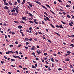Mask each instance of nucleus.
Masks as SVG:
<instances>
[{
  "label": "nucleus",
  "mask_w": 74,
  "mask_h": 74,
  "mask_svg": "<svg viewBox=\"0 0 74 74\" xmlns=\"http://www.w3.org/2000/svg\"><path fill=\"white\" fill-rule=\"evenodd\" d=\"M59 27L61 29L62 28H63V27H62V25H60L59 26Z\"/></svg>",
  "instance_id": "obj_10"
},
{
  "label": "nucleus",
  "mask_w": 74,
  "mask_h": 74,
  "mask_svg": "<svg viewBox=\"0 0 74 74\" xmlns=\"http://www.w3.org/2000/svg\"><path fill=\"white\" fill-rule=\"evenodd\" d=\"M47 54V53H44V55H45V56H47V54Z\"/></svg>",
  "instance_id": "obj_32"
},
{
  "label": "nucleus",
  "mask_w": 74,
  "mask_h": 74,
  "mask_svg": "<svg viewBox=\"0 0 74 74\" xmlns=\"http://www.w3.org/2000/svg\"><path fill=\"white\" fill-rule=\"evenodd\" d=\"M14 10H15V11H16L17 10H18V9H17L16 8H14Z\"/></svg>",
  "instance_id": "obj_46"
},
{
  "label": "nucleus",
  "mask_w": 74,
  "mask_h": 74,
  "mask_svg": "<svg viewBox=\"0 0 74 74\" xmlns=\"http://www.w3.org/2000/svg\"><path fill=\"white\" fill-rule=\"evenodd\" d=\"M48 70L49 71H50V70H51V69L50 68V67H49V68H48Z\"/></svg>",
  "instance_id": "obj_55"
},
{
  "label": "nucleus",
  "mask_w": 74,
  "mask_h": 74,
  "mask_svg": "<svg viewBox=\"0 0 74 74\" xmlns=\"http://www.w3.org/2000/svg\"><path fill=\"white\" fill-rule=\"evenodd\" d=\"M50 11L52 13V14H55V13H54V12H53L52 11H51V10H50Z\"/></svg>",
  "instance_id": "obj_25"
},
{
  "label": "nucleus",
  "mask_w": 74,
  "mask_h": 74,
  "mask_svg": "<svg viewBox=\"0 0 74 74\" xmlns=\"http://www.w3.org/2000/svg\"><path fill=\"white\" fill-rule=\"evenodd\" d=\"M34 48H35L34 46H33L32 47V50H34Z\"/></svg>",
  "instance_id": "obj_15"
},
{
  "label": "nucleus",
  "mask_w": 74,
  "mask_h": 74,
  "mask_svg": "<svg viewBox=\"0 0 74 74\" xmlns=\"http://www.w3.org/2000/svg\"><path fill=\"white\" fill-rule=\"evenodd\" d=\"M44 14H45V15H48V14H47V12H44Z\"/></svg>",
  "instance_id": "obj_27"
},
{
  "label": "nucleus",
  "mask_w": 74,
  "mask_h": 74,
  "mask_svg": "<svg viewBox=\"0 0 74 74\" xmlns=\"http://www.w3.org/2000/svg\"><path fill=\"white\" fill-rule=\"evenodd\" d=\"M11 12H15V10H11Z\"/></svg>",
  "instance_id": "obj_36"
},
{
  "label": "nucleus",
  "mask_w": 74,
  "mask_h": 74,
  "mask_svg": "<svg viewBox=\"0 0 74 74\" xmlns=\"http://www.w3.org/2000/svg\"><path fill=\"white\" fill-rule=\"evenodd\" d=\"M47 41L49 42H50V43H51V40H50L48 39L47 40Z\"/></svg>",
  "instance_id": "obj_37"
},
{
  "label": "nucleus",
  "mask_w": 74,
  "mask_h": 74,
  "mask_svg": "<svg viewBox=\"0 0 74 74\" xmlns=\"http://www.w3.org/2000/svg\"><path fill=\"white\" fill-rule=\"evenodd\" d=\"M67 53L69 54V55H70V53H71V52H70V51H68Z\"/></svg>",
  "instance_id": "obj_19"
},
{
  "label": "nucleus",
  "mask_w": 74,
  "mask_h": 74,
  "mask_svg": "<svg viewBox=\"0 0 74 74\" xmlns=\"http://www.w3.org/2000/svg\"><path fill=\"white\" fill-rule=\"evenodd\" d=\"M18 47H21V45H19L18 46Z\"/></svg>",
  "instance_id": "obj_57"
},
{
  "label": "nucleus",
  "mask_w": 74,
  "mask_h": 74,
  "mask_svg": "<svg viewBox=\"0 0 74 74\" xmlns=\"http://www.w3.org/2000/svg\"><path fill=\"white\" fill-rule=\"evenodd\" d=\"M58 70H59V71H60V70H62V69L61 68H59L58 69Z\"/></svg>",
  "instance_id": "obj_31"
},
{
  "label": "nucleus",
  "mask_w": 74,
  "mask_h": 74,
  "mask_svg": "<svg viewBox=\"0 0 74 74\" xmlns=\"http://www.w3.org/2000/svg\"><path fill=\"white\" fill-rule=\"evenodd\" d=\"M40 51L41 50H40L39 51L38 50L37 51V53H38V54H39V55H40L41 54V52H40Z\"/></svg>",
  "instance_id": "obj_3"
},
{
  "label": "nucleus",
  "mask_w": 74,
  "mask_h": 74,
  "mask_svg": "<svg viewBox=\"0 0 74 74\" xmlns=\"http://www.w3.org/2000/svg\"><path fill=\"white\" fill-rule=\"evenodd\" d=\"M25 48L26 49H28V47H27L26 46V47H25Z\"/></svg>",
  "instance_id": "obj_60"
},
{
  "label": "nucleus",
  "mask_w": 74,
  "mask_h": 74,
  "mask_svg": "<svg viewBox=\"0 0 74 74\" xmlns=\"http://www.w3.org/2000/svg\"><path fill=\"white\" fill-rule=\"evenodd\" d=\"M1 63H2V64H3V63H4V62H3L2 61H1Z\"/></svg>",
  "instance_id": "obj_53"
},
{
  "label": "nucleus",
  "mask_w": 74,
  "mask_h": 74,
  "mask_svg": "<svg viewBox=\"0 0 74 74\" xmlns=\"http://www.w3.org/2000/svg\"><path fill=\"white\" fill-rule=\"evenodd\" d=\"M42 24H45V23H44V22L43 21H42Z\"/></svg>",
  "instance_id": "obj_63"
},
{
  "label": "nucleus",
  "mask_w": 74,
  "mask_h": 74,
  "mask_svg": "<svg viewBox=\"0 0 74 74\" xmlns=\"http://www.w3.org/2000/svg\"><path fill=\"white\" fill-rule=\"evenodd\" d=\"M61 22L62 23H63V24H64V25H66V23H65V22L62 21H61Z\"/></svg>",
  "instance_id": "obj_16"
},
{
  "label": "nucleus",
  "mask_w": 74,
  "mask_h": 74,
  "mask_svg": "<svg viewBox=\"0 0 74 74\" xmlns=\"http://www.w3.org/2000/svg\"><path fill=\"white\" fill-rule=\"evenodd\" d=\"M54 56H56L57 54H53Z\"/></svg>",
  "instance_id": "obj_59"
},
{
  "label": "nucleus",
  "mask_w": 74,
  "mask_h": 74,
  "mask_svg": "<svg viewBox=\"0 0 74 74\" xmlns=\"http://www.w3.org/2000/svg\"><path fill=\"white\" fill-rule=\"evenodd\" d=\"M13 56L14 57V58H19L20 59H22V58H20L19 56H15L13 55Z\"/></svg>",
  "instance_id": "obj_1"
},
{
  "label": "nucleus",
  "mask_w": 74,
  "mask_h": 74,
  "mask_svg": "<svg viewBox=\"0 0 74 74\" xmlns=\"http://www.w3.org/2000/svg\"><path fill=\"white\" fill-rule=\"evenodd\" d=\"M45 62H46V64H49V63H48V62L47 61H45Z\"/></svg>",
  "instance_id": "obj_35"
},
{
  "label": "nucleus",
  "mask_w": 74,
  "mask_h": 74,
  "mask_svg": "<svg viewBox=\"0 0 74 74\" xmlns=\"http://www.w3.org/2000/svg\"><path fill=\"white\" fill-rule=\"evenodd\" d=\"M69 58H67V59L65 60V61H69Z\"/></svg>",
  "instance_id": "obj_38"
},
{
  "label": "nucleus",
  "mask_w": 74,
  "mask_h": 74,
  "mask_svg": "<svg viewBox=\"0 0 74 74\" xmlns=\"http://www.w3.org/2000/svg\"><path fill=\"white\" fill-rule=\"evenodd\" d=\"M72 18L73 19H74V15H72Z\"/></svg>",
  "instance_id": "obj_64"
},
{
  "label": "nucleus",
  "mask_w": 74,
  "mask_h": 74,
  "mask_svg": "<svg viewBox=\"0 0 74 74\" xmlns=\"http://www.w3.org/2000/svg\"><path fill=\"white\" fill-rule=\"evenodd\" d=\"M17 3L16 1L15 2V5H16L17 4Z\"/></svg>",
  "instance_id": "obj_42"
},
{
  "label": "nucleus",
  "mask_w": 74,
  "mask_h": 74,
  "mask_svg": "<svg viewBox=\"0 0 74 74\" xmlns=\"http://www.w3.org/2000/svg\"><path fill=\"white\" fill-rule=\"evenodd\" d=\"M12 34H15V33L14 32H12Z\"/></svg>",
  "instance_id": "obj_45"
},
{
  "label": "nucleus",
  "mask_w": 74,
  "mask_h": 74,
  "mask_svg": "<svg viewBox=\"0 0 74 74\" xmlns=\"http://www.w3.org/2000/svg\"><path fill=\"white\" fill-rule=\"evenodd\" d=\"M33 39L32 38H31L29 39V41H32Z\"/></svg>",
  "instance_id": "obj_44"
},
{
  "label": "nucleus",
  "mask_w": 74,
  "mask_h": 74,
  "mask_svg": "<svg viewBox=\"0 0 74 74\" xmlns=\"http://www.w3.org/2000/svg\"><path fill=\"white\" fill-rule=\"evenodd\" d=\"M66 7H68V8H69L70 7V6L69 5H66Z\"/></svg>",
  "instance_id": "obj_13"
},
{
  "label": "nucleus",
  "mask_w": 74,
  "mask_h": 74,
  "mask_svg": "<svg viewBox=\"0 0 74 74\" xmlns=\"http://www.w3.org/2000/svg\"><path fill=\"white\" fill-rule=\"evenodd\" d=\"M17 1H18V3H21V1L20 0H17Z\"/></svg>",
  "instance_id": "obj_22"
},
{
  "label": "nucleus",
  "mask_w": 74,
  "mask_h": 74,
  "mask_svg": "<svg viewBox=\"0 0 74 74\" xmlns=\"http://www.w3.org/2000/svg\"><path fill=\"white\" fill-rule=\"evenodd\" d=\"M39 34H42V33L40 32H38Z\"/></svg>",
  "instance_id": "obj_43"
},
{
  "label": "nucleus",
  "mask_w": 74,
  "mask_h": 74,
  "mask_svg": "<svg viewBox=\"0 0 74 74\" xmlns=\"http://www.w3.org/2000/svg\"><path fill=\"white\" fill-rule=\"evenodd\" d=\"M22 19L23 20H24V21H26L27 20L26 19V17H22Z\"/></svg>",
  "instance_id": "obj_5"
},
{
  "label": "nucleus",
  "mask_w": 74,
  "mask_h": 74,
  "mask_svg": "<svg viewBox=\"0 0 74 74\" xmlns=\"http://www.w3.org/2000/svg\"><path fill=\"white\" fill-rule=\"evenodd\" d=\"M38 4H40V5H41V3H40V2H39V1H38Z\"/></svg>",
  "instance_id": "obj_39"
},
{
  "label": "nucleus",
  "mask_w": 74,
  "mask_h": 74,
  "mask_svg": "<svg viewBox=\"0 0 74 74\" xmlns=\"http://www.w3.org/2000/svg\"><path fill=\"white\" fill-rule=\"evenodd\" d=\"M70 46H71V47H74V45L73 44H71L70 45Z\"/></svg>",
  "instance_id": "obj_18"
},
{
  "label": "nucleus",
  "mask_w": 74,
  "mask_h": 74,
  "mask_svg": "<svg viewBox=\"0 0 74 74\" xmlns=\"http://www.w3.org/2000/svg\"><path fill=\"white\" fill-rule=\"evenodd\" d=\"M35 65L36 67H37V64H35Z\"/></svg>",
  "instance_id": "obj_52"
},
{
  "label": "nucleus",
  "mask_w": 74,
  "mask_h": 74,
  "mask_svg": "<svg viewBox=\"0 0 74 74\" xmlns=\"http://www.w3.org/2000/svg\"><path fill=\"white\" fill-rule=\"evenodd\" d=\"M14 22L15 23H19L18 21H14Z\"/></svg>",
  "instance_id": "obj_24"
},
{
  "label": "nucleus",
  "mask_w": 74,
  "mask_h": 74,
  "mask_svg": "<svg viewBox=\"0 0 74 74\" xmlns=\"http://www.w3.org/2000/svg\"><path fill=\"white\" fill-rule=\"evenodd\" d=\"M46 18H47V20L48 21H50V20L49 19V18H48V17H47Z\"/></svg>",
  "instance_id": "obj_14"
},
{
  "label": "nucleus",
  "mask_w": 74,
  "mask_h": 74,
  "mask_svg": "<svg viewBox=\"0 0 74 74\" xmlns=\"http://www.w3.org/2000/svg\"><path fill=\"white\" fill-rule=\"evenodd\" d=\"M9 4L10 5H12V3H11V2H9Z\"/></svg>",
  "instance_id": "obj_28"
},
{
  "label": "nucleus",
  "mask_w": 74,
  "mask_h": 74,
  "mask_svg": "<svg viewBox=\"0 0 74 74\" xmlns=\"http://www.w3.org/2000/svg\"><path fill=\"white\" fill-rule=\"evenodd\" d=\"M58 1H59V2H61V3H62V1H61L60 0H58Z\"/></svg>",
  "instance_id": "obj_41"
},
{
  "label": "nucleus",
  "mask_w": 74,
  "mask_h": 74,
  "mask_svg": "<svg viewBox=\"0 0 74 74\" xmlns=\"http://www.w3.org/2000/svg\"><path fill=\"white\" fill-rule=\"evenodd\" d=\"M52 67H53L54 66H55V65H54V64L53 63L52 65Z\"/></svg>",
  "instance_id": "obj_30"
},
{
  "label": "nucleus",
  "mask_w": 74,
  "mask_h": 74,
  "mask_svg": "<svg viewBox=\"0 0 74 74\" xmlns=\"http://www.w3.org/2000/svg\"><path fill=\"white\" fill-rule=\"evenodd\" d=\"M46 6L49 7V8H51V7L49 6V5L46 4Z\"/></svg>",
  "instance_id": "obj_12"
},
{
  "label": "nucleus",
  "mask_w": 74,
  "mask_h": 74,
  "mask_svg": "<svg viewBox=\"0 0 74 74\" xmlns=\"http://www.w3.org/2000/svg\"><path fill=\"white\" fill-rule=\"evenodd\" d=\"M29 22L31 23H33V22L32 21H29Z\"/></svg>",
  "instance_id": "obj_23"
},
{
  "label": "nucleus",
  "mask_w": 74,
  "mask_h": 74,
  "mask_svg": "<svg viewBox=\"0 0 74 74\" xmlns=\"http://www.w3.org/2000/svg\"><path fill=\"white\" fill-rule=\"evenodd\" d=\"M28 14H29L30 16H32V17H33V15H32V14H31L30 13H29Z\"/></svg>",
  "instance_id": "obj_9"
},
{
  "label": "nucleus",
  "mask_w": 74,
  "mask_h": 74,
  "mask_svg": "<svg viewBox=\"0 0 74 74\" xmlns=\"http://www.w3.org/2000/svg\"><path fill=\"white\" fill-rule=\"evenodd\" d=\"M11 60L12 61H15V60L14 59H11Z\"/></svg>",
  "instance_id": "obj_50"
},
{
  "label": "nucleus",
  "mask_w": 74,
  "mask_h": 74,
  "mask_svg": "<svg viewBox=\"0 0 74 74\" xmlns=\"http://www.w3.org/2000/svg\"><path fill=\"white\" fill-rule=\"evenodd\" d=\"M51 61H52V62H53V61H54V59L52 58H51Z\"/></svg>",
  "instance_id": "obj_40"
},
{
  "label": "nucleus",
  "mask_w": 74,
  "mask_h": 74,
  "mask_svg": "<svg viewBox=\"0 0 74 74\" xmlns=\"http://www.w3.org/2000/svg\"><path fill=\"white\" fill-rule=\"evenodd\" d=\"M68 2L69 3H70V4H71V1H69Z\"/></svg>",
  "instance_id": "obj_49"
},
{
  "label": "nucleus",
  "mask_w": 74,
  "mask_h": 74,
  "mask_svg": "<svg viewBox=\"0 0 74 74\" xmlns=\"http://www.w3.org/2000/svg\"><path fill=\"white\" fill-rule=\"evenodd\" d=\"M50 25H51V26L52 27H53V28H55V27L53 26V25L52 24H50Z\"/></svg>",
  "instance_id": "obj_11"
},
{
  "label": "nucleus",
  "mask_w": 74,
  "mask_h": 74,
  "mask_svg": "<svg viewBox=\"0 0 74 74\" xmlns=\"http://www.w3.org/2000/svg\"><path fill=\"white\" fill-rule=\"evenodd\" d=\"M41 6H42V7H43L44 8H45V9H46V10H47V8H46L45 7L43 6V5H41Z\"/></svg>",
  "instance_id": "obj_6"
},
{
  "label": "nucleus",
  "mask_w": 74,
  "mask_h": 74,
  "mask_svg": "<svg viewBox=\"0 0 74 74\" xmlns=\"http://www.w3.org/2000/svg\"><path fill=\"white\" fill-rule=\"evenodd\" d=\"M10 48H11L12 47H13V45H10Z\"/></svg>",
  "instance_id": "obj_29"
},
{
  "label": "nucleus",
  "mask_w": 74,
  "mask_h": 74,
  "mask_svg": "<svg viewBox=\"0 0 74 74\" xmlns=\"http://www.w3.org/2000/svg\"><path fill=\"white\" fill-rule=\"evenodd\" d=\"M4 58H5V59H7V57L5 56H4Z\"/></svg>",
  "instance_id": "obj_47"
},
{
  "label": "nucleus",
  "mask_w": 74,
  "mask_h": 74,
  "mask_svg": "<svg viewBox=\"0 0 74 74\" xmlns=\"http://www.w3.org/2000/svg\"><path fill=\"white\" fill-rule=\"evenodd\" d=\"M6 53V54H9V53L8 51Z\"/></svg>",
  "instance_id": "obj_61"
},
{
  "label": "nucleus",
  "mask_w": 74,
  "mask_h": 74,
  "mask_svg": "<svg viewBox=\"0 0 74 74\" xmlns=\"http://www.w3.org/2000/svg\"><path fill=\"white\" fill-rule=\"evenodd\" d=\"M18 29H21V28H22V26L21 25H19L18 27Z\"/></svg>",
  "instance_id": "obj_7"
},
{
  "label": "nucleus",
  "mask_w": 74,
  "mask_h": 74,
  "mask_svg": "<svg viewBox=\"0 0 74 74\" xmlns=\"http://www.w3.org/2000/svg\"><path fill=\"white\" fill-rule=\"evenodd\" d=\"M70 66L71 68H72V67H73V65H72L70 64Z\"/></svg>",
  "instance_id": "obj_51"
},
{
  "label": "nucleus",
  "mask_w": 74,
  "mask_h": 74,
  "mask_svg": "<svg viewBox=\"0 0 74 74\" xmlns=\"http://www.w3.org/2000/svg\"><path fill=\"white\" fill-rule=\"evenodd\" d=\"M4 4L5 5H8V3L5 2V3H4Z\"/></svg>",
  "instance_id": "obj_8"
},
{
  "label": "nucleus",
  "mask_w": 74,
  "mask_h": 74,
  "mask_svg": "<svg viewBox=\"0 0 74 74\" xmlns=\"http://www.w3.org/2000/svg\"><path fill=\"white\" fill-rule=\"evenodd\" d=\"M3 8L5 10H8V7L5 6V7Z\"/></svg>",
  "instance_id": "obj_2"
},
{
  "label": "nucleus",
  "mask_w": 74,
  "mask_h": 74,
  "mask_svg": "<svg viewBox=\"0 0 74 74\" xmlns=\"http://www.w3.org/2000/svg\"><path fill=\"white\" fill-rule=\"evenodd\" d=\"M29 30H32V28L30 27L29 28Z\"/></svg>",
  "instance_id": "obj_26"
},
{
  "label": "nucleus",
  "mask_w": 74,
  "mask_h": 74,
  "mask_svg": "<svg viewBox=\"0 0 74 74\" xmlns=\"http://www.w3.org/2000/svg\"><path fill=\"white\" fill-rule=\"evenodd\" d=\"M26 1L25 0H23V2L22 3V4H24L25 3V2Z\"/></svg>",
  "instance_id": "obj_4"
},
{
  "label": "nucleus",
  "mask_w": 74,
  "mask_h": 74,
  "mask_svg": "<svg viewBox=\"0 0 74 74\" xmlns=\"http://www.w3.org/2000/svg\"><path fill=\"white\" fill-rule=\"evenodd\" d=\"M67 16L68 18H70V15L69 14H68L67 15Z\"/></svg>",
  "instance_id": "obj_34"
},
{
  "label": "nucleus",
  "mask_w": 74,
  "mask_h": 74,
  "mask_svg": "<svg viewBox=\"0 0 74 74\" xmlns=\"http://www.w3.org/2000/svg\"><path fill=\"white\" fill-rule=\"evenodd\" d=\"M69 25H70V26H73V25H72V24H71L70 23H69Z\"/></svg>",
  "instance_id": "obj_21"
},
{
  "label": "nucleus",
  "mask_w": 74,
  "mask_h": 74,
  "mask_svg": "<svg viewBox=\"0 0 74 74\" xmlns=\"http://www.w3.org/2000/svg\"><path fill=\"white\" fill-rule=\"evenodd\" d=\"M34 23H35L36 24H38V22H37L34 21Z\"/></svg>",
  "instance_id": "obj_33"
},
{
  "label": "nucleus",
  "mask_w": 74,
  "mask_h": 74,
  "mask_svg": "<svg viewBox=\"0 0 74 74\" xmlns=\"http://www.w3.org/2000/svg\"><path fill=\"white\" fill-rule=\"evenodd\" d=\"M36 60H38V58H36Z\"/></svg>",
  "instance_id": "obj_56"
},
{
  "label": "nucleus",
  "mask_w": 74,
  "mask_h": 74,
  "mask_svg": "<svg viewBox=\"0 0 74 74\" xmlns=\"http://www.w3.org/2000/svg\"><path fill=\"white\" fill-rule=\"evenodd\" d=\"M27 8H29V9H30V6H28Z\"/></svg>",
  "instance_id": "obj_58"
},
{
  "label": "nucleus",
  "mask_w": 74,
  "mask_h": 74,
  "mask_svg": "<svg viewBox=\"0 0 74 74\" xmlns=\"http://www.w3.org/2000/svg\"><path fill=\"white\" fill-rule=\"evenodd\" d=\"M25 40H29V39H28V38H25Z\"/></svg>",
  "instance_id": "obj_62"
},
{
  "label": "nucleus",
  "mask_w": 74,
  "mask_h": 74,
  "mask_svg": "<svg viewBox=\"0 0 74 74\" xmlns=\"http://www.w3.org/2000/svg\"><path fill=\"white\" fill-rule=\"evenodd\" d=\"M26 45H29V42H26Z\"/></svg>",
  "instance_id": "obj_48"
},
{
  "label": "nucleus",
  "mask_w": 74,
  "mask_h": 74,
  "mask_svg": "<svg viewBox=\"0 0 74 74\" xmlns=\"http://www.w3.org/2000/svg\"><path fill=\"white\" fill-rule=\"evenodd\" d=\"M29 5L31 7H32V6H34V5H32L31 4H29Z\"/></svg>",
  "instance_id": "obj_17"
},
{
  "label": "nucleus",
  "mask_w": 74,
  "mask_h": 74,
  "mask_svg": "<svg viewBox=\"0 0 74 74\" xmlns=\"http://www.w3.org/2000/svg\"><path fill=\"white\" fill-rule=\"evenodd\" d=\"M55 34H57V35H58V36H59L60 35V34H59L58 33L56 32H55Z\"/></svg>",
  "instance_id": "obj_20"
},
{
  "label": "nucleus",
  "mask_w": 74,
  "mask_h": 74,
  "mask_svg": "<svg viewBox=\"0 0 74 74\" xmlns=\"http://www.w3.org/2000/svg\"><path fill=\"white\" fill-rule=\"evenodd\" d=\"M27 32H29V29H27L26 30Z\"/></svg>",
  "instance_id": "obj_54"
}]
</instances>
